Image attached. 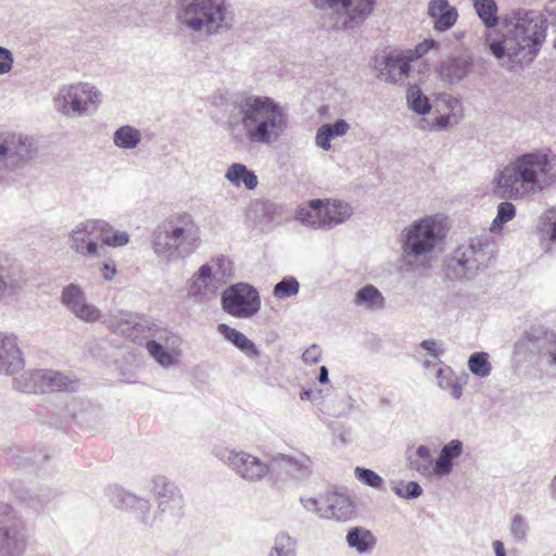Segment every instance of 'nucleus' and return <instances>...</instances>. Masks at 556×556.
Here are the masks:
<instances>
[{
    "mask_svg": "<svg viewBox=\"0 0 556 556\" xmlns=\"http://www.w3.org/2000/svg\"><path fill=\"white\" fill-rule=\"evenodd\" d=\"M428 15L433 20V28L438 31L451 29L458 18L456 8L447 0H431L428 4Z\"/></svg>",
    "mask_w": 556,
    "mask_h": 556,
    "instance_id": "obj_23",
    "label": "nucleus"
},
{
    "mask_svg": "<svg viewBox=\"0 0 556 556\" xmlns=\"http://www.w3.org/2000/svg\"><path fill=\"white\" fill-rule=\"evenodd\" d=\"M140 141V130L130 125L121 126L113 134V142L119 149L132 150Z\"/></svg>",
    "mask_w": 556,
    "mask_h": 556,
    "instance_id": "obj_38",
    "label": "nucleus"
},
{
    "mask_svg": "<svg viewBox=\"0 0 556 556\" xmlns=\"http://www.w3.org/2000/svg\"><path fill=\"white\" fill-rule=\"evenodd\" d=\"M410 63L412 60L405 52L388 53L383 58L381 76L391 84L402 83L410 73Z\"/></svg>",
    "mask_w": 556,
    "mask_h": 556,
    "instance_id": "obj_19",
    "label": "nucleus"
},
{
    "mask_svg": "<svg viewBox=\"0 0 556 556\" xmlns=\"http://www.w3.org/2000/svg\"><path fill=\"white\" fill-rule=\"evenodd\" d=\"M150 341H155L156 343H161V345L175 346L177 343V338L168 329L153 323L151 332L149 333L146 343Z\"/></svg>",
    "mask_w": 556,
    "mask_h": 556,
    "instance_id": "obj_50",
    "label": "nucleus"
},
{
    "mask_svg": "<svg viewBox=\"0 0 556 556\" xmlns=\"http://www.w3.org/2000/svg\"><path fill=\"white\" fill-rule=\"evenodd\" d=\"M300 283L292 276L285 277L274 287V295L278 299H288L299 293Z\"/></svg>",
    "mask_w": 556,
    "mask_h": 556,
    "instance_id": "obj_46",
    "label": "nucleus"
},
{
    "mask_svg": "<svg viewBox=\"0 0 556 556\" xmlns=\"http://www.w3.org/2000/svg\"><path fill=\"white\" fill-rule=\"evenodd\" d=\"M354 472L355 478L365 485L377 489L383 484V479L371 469L356 467Z\"/></svg>",
    "mask_w": 556,
    "mask_h": 556,
    "instance_id": "obj_52",
    "label": "nucleus"
},
{
    "mask_svg": "<svg viewBox=\"0 0 556 556\" xmlns=\"http://www.w3.org/2000/svg\"><path fill=\"white\" fill-rule=\"evenodd\" d=\"M495 556H507L504 543L500 540H495L492 543Z\"/></svg>",
    "mask_w": 556,
    "mask_h": 556,
    "instance_id": "obj_63",
    "label": "nucleus"
},
{
    "mask_svg": "<svg viewBox=\"0 0 556 556\" xmlns=\"http://www.w3.org/2000/svg\"><path fill=\"white\" fill-rule=\"evenodd\" d=\"M10 283L4 275V269L0 267V302L7 296Z\"/></svg>",
    "mask_w": 556,
    "mask_h": 556,
    "instance_id": "obj_61",
    "label": "nucleus"
},
{
    "mask_svg": "<svg viewBox=\"0 0 556 556\" xmlns=\"http://www.w3.org/2000/svg\"><path fill=\"white\" fill-rule=\"evenodd\" d=\"M13 55L11 51L0 46V75L7 74L12 70Z\"/></svg>",
    "mask_w": 556,
    "mask_h": 556,
    "instance_id": "obj_57",
    "label": "nucleus"
},
{
    "mask_svg": "<svg viewBox=\"0 0 556 556\" xmlns=\"http://www.w3.org/2000/svg\"><path fill=\"white\" fill-rule=\"evenodd\" d=\"M41 453L36 454L34 451L24 447H13L9 452V460L12 465L17 468H26L29 466L37 465L39 463L46 462L48 459V455H42L41 459H38V456Z\"/></svg>",
    "mask_w": 556,
    "mask_h": 556,
    "instance_id": "obj_40",
    "label": "nucleus"
},
{
    "mask_svg": "<svg viewBox=\"0 0 556 556\" xmlns=\"http://www.w3.org/2000/svg\"><path fill=\"white\" fill-rule=\"evenodd\" d=\"M494 192L501 198L521 199L556 184V154L539 149L515 159L494 178Z\"/></svg>",
    "mask_w": 556,
    "mask_h": 556,
    "instance_id": "obj_2",
    "label": "nucleus"
},
{
    "mask_svg": "<svg viewBox=\"0 0 556 556\" xmlns=\"http://www.w3.org/2000/svg\"><path fill=\"white\" fill-rule=\"evenodd\" d=\"M468 368L472 375L479 378L488 377L492 370L488 353L476 352L471 354L468 359Z\"/></svg>",
    "mask_w": 556,
    "mask_h": 556,
    "instance_id": "obj_44",
    "label": "nucleus"
},
{
    "mask_svg": "<svg viewBox=\"0 0 556 556\" xmlns=\"http://www.w3.org/2000/svg\"><path fill=\"white\" fill-rule=\"evenodd\" d=\"M114 505L124 509H131L137 513V517L143 525L152 526L150 522V503L149 501L138 497L125 490L115 489Z\"/></svg>",
    "mask_w": 556,
    "mask_h": 556,
    "instance_id": "obj_24",
    "label": "nucleus"
},
{
    "mask_svg": "<svg viewBox=\"0 0 556 556\" xmlns=\"http://www.w3.org/2000/svg\"><path fill=\"white\" fill-rule=\"evenodd\" d=\"M198 228L190 214L184 213L159 225L152 235L154 253L167 261L187 257L194 251Z\"/></svg>",
    "mask_w": 556,
    "mask_h": 556,
    "instance_id": "obj_6",
    "label": "nucleus"
},
{
    "mask_svg": "<svg viewBox=\"0 0 556 556\" xmlns=\"http://www.w3.org/2000/svg\"><path fill=\"white\" fill-rule=\"evenodd\" d=\"M555 10L556 0H549L544 11L516 8L502 15L500 36L488 42L502 67L518 73L536 59L547 36L545 12L556 16Z\"/></svg>",
    "mask_w": 556,
    "mask_h": 556,
    "instance_id": "obj_1",
    "label": "nucleus"
},
{
    "mask_svg": "<svg viewBox=\"0 0 556 556\" xmlns=\"http://www.w3.org/2000/svg\"><path fill=\"white\" fill-rule=\"evenodd\" d=\"M225 178L236 187L243 185L248 190H254L258 184L257 176L242 163L231 164Z\"/></svg>",
    "mask_w": 556,
    "mask_h": 556,
    "instance_id": "obj_34",
    "label": "nucleus"
},
{
    "mask_svg": "<svg viewBox=\"0 0 556 556\" xmlns=\"http://www.w3.org/2000/svg\"><path fill=\"white\" fill-rule=\"evenodd\" d=\"M391 490L401 498L415 500L422 495V488L416 481H400L394 484Z\"/></svg>",
    "mask_w": 556,
    "mask_h": 556,
    "instance_id": "obj_47",
    "label": "nucleus"
},
{
    "mask_svg": "<svg viewBox=\"0 0 556 556\" xmlns=\"http://www.w3.org/2000/svg\"><path fill=\"white\" fill-rule=\"evenodd\" d=\"M218 332L229 341L233 346H236L240 352H242L247 357L251 359H257L261 356V351L257 349L255 343L250 340L244 333L241 331L231 328L227 324L218 325Z\"/></svg>",
    "mask_w": 556,
    "mask_h": 556,
    "instance_id": "obj_27",
    "label": "nucleus"
},
{
    "mask_svg": "<svg viewBox=\"0 0 556 556\" xmlns=\"http://www.w3.org/2000/svg\"><path fill=\"white\" fill-rule=\"evenodd\" d=\"M536 236L545 252H552L556 245V206L545 211L538 220Z\"/></svg>",
    "mask_w": 556,
    "mask_h": 556,
    "instance_id": "obj_26",
    "label": "nucleus"
},
{
    "mask_svg": "<svg viewBox=\"0 0 556 556\" xmlns=\"http://www.w3.org/2000/svg\"><path fill=\"white\" fill-rule=\"evenodd\" d=\"M152 492L157 504L153 522L176 525L185 515V500L179 488L165 476L152 479Z\"/></svg>",
    "mask_w": 556,
    "mask_h": 556,
    "instance_id": "obj_10",
    "label": "nucleus"
},
{
    "mask_svg": "<svg viewBox=\"0 0 556 556\" xmlns=\"http://www.w3.org/2000/svg\"><path fill=\"white\" fill-rule=\"evenodd\" d=\"M321 351L317 344H313L308 349L304 351L302 354V359L308 364H317L320 359Z\"/></svg>",
    "mask_w": 556,
    "mask_h": 556,
    "instance_id": "obj_58",
    "label": "nucleus"
},
{
    "mask_svg": "<svg viewBox=\"0 0 556 556\" xmlns=\"http://www.w3.org/2000/svg\"><path fill=\"white\" fill-rule=\"evenodd\" d=\"M215 457L226 464L244 481L256 483L281 471L295 478H304L311 473L312 462L306 455L293 457L278 453L269 462L244 452L227 447H215Z\"/></svg>",
    "mask_w": 556,
    "mask_h": 556,
    "instance_id": "obj_3",
    "label": "nucleus"
},
{
    "mask_svg": "<svg viewBox=\"0 0 556 556\" xmlns=\"http://www.w3.org/2000/svg\"><path fill=\"white\" fill-rule=\"evenodd\" d=\"M25 362L14 334L0 332V371L14 375L24 368Z\"/></svg>",
    "mask_w": 556,
    "mask_h": 556,
    "instance_id": "obj_18",
    "label": "nucleus"
},
{
    "mask_svg": "<svg viewBox=\"0 0 556 556\" xmlns=\"http://www.w3.org/2000/svg\"><path fill=\"white\" fill-rule=\"evenodd\" d=\"M298 540L288 532L280 531L274 536L267 556H296Z\"/></svg>",
    "mask_w": 556,
    "mask_h": 556,
    "instance_id": "obj_37",
    "label": "nucleus"
},
{
    "mask_svg": "<svg viewBox=\"0 0 556 556\" xmlns=\"http://www.w3.org/2000/svg\"><path fill=\"white\" fill-rule=\"evenodd\" d=\"M43 392H75L78 389V380L51 369H43Z\"/></svg>",
    "mask_w": 556,
    "mask_h": 556,
    "instance_id": "obj_29",
    "label": "nucleus"
},
{
    "mask_svg": "<svg viewBox=\"0 0 556 556\" xmlns=\"http://www.w3.org/2000/svg\"><path fill=\"white\" fill-rule=\"evenodd\" d=\"M420 346L426 350L434 359H438L442 353V351L439 350L438 344L432 340H424L420 343Z\"/></svg>",
    "mask_w": 556,
    "mask_h": 556,
    "instance_id": "obj_60",
    "label": "nucleus"
},
{
    "mask_svg": "<svg viewBox=\"0 0 556 556\" xmlns=\"http://www.w3.org/2000/svg\"><path fill=\"white\" fill-rule=\"evenodd\" d=\"M529 529V523L525 516H522L521 514H516L513 516L510 520L509 532L510 535L514 538L515 542L523 543L527 539Z\"/></svg>",
    "mask_w": 556,
    "mask_h": 556,
    "instance_id": "obj_49",
    "label": "nucleus"
},
{
    "mask_svg": "<svg viewBox=\"0 0 556 556\" xmlns=\"http://www.w3.org/2000/svg\"><path fill=\"white\" fill-rule=\"evenodd\" d=\"M213 285L212 266L203 264L189 283L188 296L195 303H203L214 294Z\"/></svg>",
    "mask_w": 556,
    "mask_h": 556,
    "instance_id": "obj_21",
    "label": "nucleus"
},
{
    "mask_svg": "<svg viewBox=\"0 0 556 556\" xmlns=\"http://www.w3.org/2000/svg\"><path fill=\"white\" fill-rule=\"evenodd\" d=\"M101 227H105L103 219L79 223L70 235V248L83 256H99V251L104 250V247L99 245Z\"/></svg>",
    "mask_w": 556,
    "mask_h": 556,
    "instance_id": "obj_14",
    "label": "nucleus"
},
{
    "mask_svg": "<svg viewBox=\"0 0 556 556\" xmlns=\"http://www.w3.org/2000/svg\"><path fill=\"white\" fill-rule=\"evenodd\" d=\"M324 509L321 518L346 521L354 515L352 501L340 493H331L323 498Z\"/></svg>",
    "mask_w": 556,
    "mask_h": 556,
    "instance_id": "obj_22",
    "label": "nucleus"
},
{
    "mask_svg": "<svg viewBox=\"0 0 556 556\" xmlns=\"http://www.w3.org/2000/svg\"><path fill=\"white\" fill-rule=\"evenodd\" d=\"M346 543L358 554H369L376 546L377 540L371 531L363 527H353L348 531Z\"/></svg>",
    "mask_w": 556,
    "mask_h": 556,
    "instance_id": "obj_31",
    "label": "nucleus"
},
{
    "mask_svg": "<svg viewBox=\"0 0 556 556\" xmlns=\"http://www.w3.org/2000/svg\"><path fill=\"white\" fill-rule=\"evenodd\" d=\"M437 46V41L432 38L425 39L422 42L417 45L414 50L405 51L408 55L409 60L416 61L421 58L424 54L429 52L432 48Z\"/></svg>",
    "mask_w": 556,
    "mask_h": 556,
    "instance_id": "obj_54",
    "label": "nucleus"
},
{
    "mask_svg": "<svg viewBox=\"0 0 556 556\" xmlns=\"http://www.w3.org/2000/svg\"><path fill=\"white\" fill-rule=\"evenodd\" d=\"M492 243L477 238L466 248H458L447 263V271L455 278L470 279L488 266L492 257Z\"/></svg>",
    "mask_w": 556,
    "mask_h": 556,
    "instance_id": "obj_9",
    "label": "nucleus"
},
{
    "mask_svg": "<svg viewBox=\"0 0 556 556\" xmlns=\"http://www.w3.org/2000/svg\"><path fill=\"white\" fill-rule=\"evenodd\" d=\"M448 106L452 110V114H444L437 116L431 124L429 129H435V130H443L446 129L451 125V118L454 117L456 119L457 114L454 112L456 106H460V102L456 98L450 97L448 99Z\"/></svg>",
    "mask_w": 556,
    "mask_h": 556,
    "instance_id": "obj_53",
    "label": "nucleus"
},
{
    "mask_svg": "<svg viewBox=\"0 0 556 556\" xmlns=\"http://www.w3.org/2000/svg\"><path fill=\"white\" fill-rule=\"evenodd\" d=\"M408 108L418 115H426L431 110L428 97L416 86H409L406 93Z\"/></svg>",
    "mask_w": 556,
    "mask_h": 556,
    "instance_id": "obj_41",
    "label": "nucleus"
},
{
    "mask_svg": "<svg viewBox=\"0 0 556 556\" xmlns=\"http://www.w3.org/2000/svg\"><path fill=\"white\" fill-rule=\"evenodd\" d=\"M31 140L21 134H9L0 141V168L14 169L33 157Z\"/></svg>",
    "mask_w": 556,
    "mask_h": 556,
    "instance_id": "obj_15",
    "label": "nucleus"
},
{
    "mask_svg": "<svg viewBox=\"0 0 556 556\" xmlns=\"http://www.w3.org/2000/svg\"><path fill=\"white\" fill-rule=\"evenodd\" d=\"M331 135L327 131L326 127L321 125L315 136V143L317 147L321 148L324 151H329L331 149Z\"/></svg>",
    "mask_w": 556,
    "mask_h": 556,
    "instance_id": "obj_56",
    "label": "nucleus"
},
{
    "mask_svg": "<svg viewBox=\"0 0 556 556\" xmlns=\"http://www.w3.org/2000/svg\"><path fill=\"white\" fill-rule=\"evenodd\" d=\"M479 18L486 28H494L500 23L497 4L494 0H472Z\"/></svg>",
    "mask_w": 556,
    "mask_h": 556,
    "instance_id": "obj_39",
    "label": "nucleus"
},
{
    "mask_svg": "<svg viewBox=\"0 0 556 556\" xmlns=\"http://www.w3.org/2000/svg\"><path fill=\"white\" fill-rule=\"evenodd\" d=\"M27 544L23 518L11 505L0 503V556H23Z\"/></svg>",
    "mask_w": 556,
    "mask_h": 556,
    "instance_id": "obj_11",
    "label": "nucleus"
},
{
    "mask_svg": "<svg viewBox=\"0 0 556 556\" xmlns=\"http://www.w3.org/2000/svg\"><path fill=\"white\" fill-rule=\"evenodd\" d=\"M153 321L150 319L143 317V316H136L135 324L132 327V334L130 337V340L134 342H137L139 344L146 343L149 333L151 332Z\"/></svg>",
    "mask_w": 556,
    "mask_h": 556,
    "instance_id": "obj_48",
    "label": "nucleus"
},
{
    "mask_svg": "<svg viewBox=\"0 0 556 556\" xmlns=\"http://www.w3.org/2000/svg\"><path fill=\"white\" fill-rule=\"evenodd\" d=\"M301 503L306 510L317 513L321 517V513L324 509L323 498L321 500H317L315 497L301 498Z\"/></svg>",
    "mask_w": 556,
    "mask_h": 556,
    "instance_id": "obj_59",
    "label": "nucleus"
},
{
    "mask_svg": "<svg viewBox=\"0 0 556 556\" xmlns=\"http://www.w3.org/2000/svg\"><path fill=\"white\" fill-rule=\"evenodd\" d=\"M516 216V207L513 203L504 201L497 205L496 216L491 224L490 230L496 232L503 229L504 225Z\"/></svg>",
    "mask_w": 556,
    "mask_h": 556,
    "instance_id": "obj_45",
    "label": "nucleus"
},
{
    "mask_svg": "<svg viewBox=\"0 0 556 556\" xmlns=\"http://www.w3.org/2000/svg\"><path fill=\"white\" fill-rule=\"evenodd\" d=\"M224 311L238 318H249L261 308L257 290L251 285L240 282L228 287L222 294Z\"/></svg>",
    "mask_w": 556,
    "mask_h": 556,
    "instance_id": "obj_12",
    "label": "nucleus"
},
{
    "mask_svg": "<svg viewBox=\"0 0 556 556\" xmlns=\"http://www.w3.org/2000/svg\"><path fill=\"white\" fill-rule=\"evenodd\" d=\"M324 126L326 127L327 131H329L332 139L342 137L350 130V124L343 118H339L333 123L324 124Z\"/></svg>",
    "mask_w": 556,
    "mask_h": 556,
    "instance_id": "obj_55",
    "label": "nucleus"
},
{
    "mask_svg": "<svg viewBox=\"0 0 556 556\" xmlns=\"http://www.w3.org/2000/svg\"><path fill=\"white\" fill-rule=\"evenodd\" d=\"M321 212L324 213L326 229H331L350 218L352 207L350 204L339 200L332 202L324 201Z\"/></svg>",
    "mask_w": 556,
    "mask_h": 556,
    "instance_id": "obj_32",
    "label": "nucleus"
},
{
    "mask_svg": "<svg viewBox=\"0 0 556 556\" xmlns=\"http://www.w3.org/2000/svg\"><path fill=\"white\" fill-rule=\"evenodd\" d=\"M240 121L251 142H276L288 127V114L270 97L245 96L237 102Z\"/></svg>",
    "mask_w": 556,
    "mask_h": 556,
    "instance_id": "obj_4",
    "label": "nucleus"
},
{
    "mask_svg": "<svg viewBox=\"0 0 556 556\" xmlns=\"http://www.w3.org/2000/svg\"><path fill=\"white\" fill-rule=\"evenodd\" d=\"M146 348L150 354V356L162 367H169L174 365L175 357L169 352V349H173L172 345H161V343H156L155 341H150L146 343Z\"/></svg>",
    "mask_w": 556,
    "mask_h": 556,
    "instance_id": "obj_43",
    "label": "nucleus"
},
{
    "mask_svg": "<svg viewBox=\"0 0 556 556\" xmlns=\"http://www.w3.org/2000/svg\"><path fill=\"white\" fill-rule=\"evenodd\" d=\"M440 232L433 216H425L415 220L401 233L402 261L412 266L428 260L440 241Z\"/></svg>",
    "mask_w": 556,
    "mask_h": 556,
    "instance_id": "obj_7",
    "label": "nucleus"
},
{
    "mask_svg": "<svg viewBox=\"0 0 556 556\" xmlns=\"http://www.w3.org/2000/svg\"><path fill=\"white\" fill-rule=\"evenodd\" d=\"M355 303L370 311H379L384 307L386 299L374 285H366L357 290Z\"/></svg>",
    "mask_w": 556,
    "mask_h": 556,
    "instance_id": "obj_36",
    "label": "nucleus"
},
{
    "mask_svg": "<svg viewBox=\"0 0 556 556\" xmlns=\"http://www.w3.org/2000/svg\"><path fill=\"white\" fill-rule=\"evenodd\" d=\"M407 467L416 470L424 477L430 478L434 475V462L430 448L427 445H419L415 454H407Z\"/></svg>",
    "mask_w": 556,
    "mask_h": 556,
    "instance_id": "obj_33",
    "label": "nucleus"
},
{
    "mask_svg": "<svg viewBox=\"0 0 556 556\" xmlns=\"http://www.w3.org/2000/svg\"><path fill=\"white\" fill-rule=\"evenodd\" d=\"M43 369L24 371L12 380L13 389L23 393H42Z\"/></svg>",
    "mask_w": 556,
    "mask_h": 556,
    "instance_id": "obj_35",
    "label": "nucleus"
},
{
    "mask_svg": "<svg viewBox=\"0 0 556 556\" xmlns=\"http://www.w3.org/2000/svg\"><path fill=\"white\" fill-rule=\"evenodd\" d=\"M102 273H103L104 280L110 281L113 279L114 275L116 274L115 266L114 265L111 266L110 264L104 263L102 266Z\"/></svg>",
    "mask_w": 556,
    "mask_h": 556,
    "instance_id": "obj_62",
    "label": "nucleus"
},
{
    "mask_svg": "<svg viewBox=\"0 0 556 556\" xmlns=\"http://www.w3.org/2000/svg\"><path fill=\"white\" fill-rule=\"evenodd\" d=\"M100 92L89 84H77L63 87L54 99L56 111L64 115L84 114L88 103H96Z\"/></svg>",
    "mask_w": 556,
    "mask_h": 556,
    "instance_id": "obj_13",
    "label": "nucleus"
},
{
    "mask_svg": "<svg viewBox=\"0 0 556 556\" xmlns=\"http://www.w3.org/2000/svg\"><path fill=\"white\" fill-rule=\"evenodd\" d=\"M105 227L100 228V241L112 248L124 247L129 242V235L126 231L114 230L113 226L104 220Z\"/></svg>",
    "mask_w": 556,
    "mask_h": 556,
    "instance_id": "obj_42",
    "label": "nucleus"
},
{
    "mask_svg": "<svg viewBox=\"0 0 556 556\" xmlns=\"http://www.w3.org/2000/svg\"><path fill=\"white\" fill-rule=\"evenodd\" d=\"M464 450V444L460 440L454 439L443 445L439 456L434 460V476L446 477L454 468V460L457 459Z\"/></svg>",
    "mask_w": 556,
    "mask_h": 556,
    "instance_id": "obj_25",
    "label": "nucleus"
},
{
    "mask_svg": "<svg viewBox=\"0 0 556 556\" xmlns=\"http://www.w3.org/2000/svg\"><path fill=\"white\" fill-rule=\"evenodd\" d=\"M175 8L184 30L210 37L231 27L232 14L226 0H175Z\"/></svg>",
    "mask_w": 556,
    "mask_h": 556,
    "instance_id": "obj_5",
    "label": "nucleus"
},
{
    "mask_svg": "<svg viewBox=\"0 0 556 556\" xmlns=\"http://www.w3.org/2000/svg\"><path fill=\"white\" fill-rule=\"evenodd\" d=\"M136 316L137 314L132 313L124 314L118 319H116L115 323H112L111 327L113 328V331L117 334L130 339L131 334L134 333L131 326L135 324Z\"/></svg>",
    "mask_w": 556,
    "mask_h": 556,
    "instance_id": "obj_51",
    "label": "nucleus"
},
{
    "mask_svg": "<svg viewBox=\"0 0 556 556\" xmlns=\"http://www.w3.org/2000/svg\"><path fill=\"white\" fill-rule=\"evenodd\" d=\"M61 303L76 318L85 323H94L101 317L100 309L86 301L83 289L76 283H70L63 288Z\"/></svg>",
    "mask_w": 556,
    "mask_h": 556,
    "instance_id": "obj_16",
    "label": "nucleus"
},
{
    "mask_svg": "<svg viewBox=\"0 0 556 556\" xmlns=\"http://www.w3.org/2000/svg\"><path fill=\"white\" fill-rule=\"evenodd\" d=\"M473 67V59L469 55L451 56L439 67L441 79L448 84H457L465 79Z\"/></svg>",
    "mask_w": 556,
    "mask_h": 556,
    "instance_id": "obj_20",
    "label": "nucleus"
},
{
    "mask_svg": "<svg viewBox=\"0 0 556 556\" xmlns=\"http://www.w3.org/2000/svg\"><path fill=\"white\" fill-rule=\"evenodd\" d=\"M525 340L531 352H536L546 363L556 369V333L553 331L532 329L527 332Z\"/></svg>",
    "mask_w": 556,
    "mask_h": 556,
    "instance_id": "obj_17",
    "label": "nucleus"
},
{
    "mask_svg": "<svg viewBox=\"0 0 556 556\" xmlns=\"http://www.w3.org/2000/svg\"><path fill=\"white\" fill-rule=\"evenodd\" d=\"M329 17V27L349 30L359 27L370 15L376 0H312Z\"/></svg>",
    "mask_w": 556,
    "mask_h": 556,
    "instance_id": "obj_8",
    "label": "nucleus"
},
{
    "mask_svg": "<svg viewBox=\"0 0 556 556\" xmlns=\"http://www.w3.org/2000/svg\"><path fill=\"white\" fill-rule=\"evenodd\" d=\"M437 384L442 390L450 392L453 399L458 400L463 395V386L467 382L466 374L454 377L453 369L450 366L442 365L435 369Z\"/></svg>",
    "mask_w": 556,
    "mask_h": 556,
    "instance_id": "obj_28",
    "label": "nucleus"
},
{
    "mask_svg": "<svg viewBox=\"0 0 556 556\" xmlns=\"http://www.w3.org/2000/svg\"><path fill=\"white\" fill-rule=\"evenodd\" d=\"M324 200H312L307 206L296 210L295 218L301 224L313 229H326L323 210Z\"/></svg>",
    "mask_w": 556,
    "mask_h": 556,
    "instance_id": "obj_30",
    "label": "nucleus"
},
{
    "mask_svg": "<svg viewBox=\"0 0 556 556\" xmlns=\"http://www.w3.org/2000/svg\"><path fill=\"white\" fill-rule=\"evenodd\" d=\"M318 381L321 384H325V383H327L329 381V371H328V368L326 366H321L319 368Z\"/></svg>",
    "mask_w": 556,
    "mask_h": 556,
    "instance_id": "obj_64",
    "label": "nucleus"
}]
</instances>
